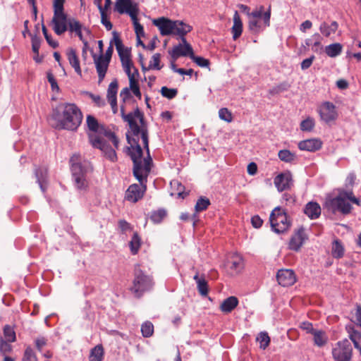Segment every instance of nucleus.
Wrapping results in <instances>:
<instances>
[{
  "mask_svg": "<svg viewBox=\"0 0 361 361\" xmlns=\"http://www.w3.org/2000/svg\"><path fill=\"white\" fill-rule=\"evenodd\" d=\"M338 196H342V198H344L346 200H348L356 204H359V200L353 195L352 190H343L340 192Z\"/></svg>",
  "mask_w": 361,
  "mask_h": 361,
  "instance_id": "obj_47",
  "label": "nucleus"
},
{
  "mask_svg": "<svg viewBox=\"0 0 361 361\" xmlns=\"http://www.w3.org/2000/svg\"><path fill=\"white\" fill-rule=\"evenodd\" d=\"M8 341H5L3 338L0 339V352L6 354L12 350V346Z\"/></svg>",
  "mask_w": 361,
  "mask_h": 361,
  "instance_id": "obj_57",
  "label": "nucleus"
},
{
  "mask_svg": "<svg viewBox=\"0 0 361 361\" xmlns=\"http://www.w3.org/2000/svg\"><path fill=\"white\" fill-rule=\"evenodd\" d=\"M257 341L259 343V348L265 350L270 343V338L267 332L262 331L258 334Z\"/></svg>",
  "mask_w": 361,
  "mask_h": 361,
  "instance_id": "obj_35",
  "label": "nucleus"
},
{
  "mask_svg": "<svg viewBox=\"0 0 361 361\" xmlns=\"http://www.w3.org/2000/svg\"><path fill=\"white\" fill-rule=\"evenodd\" d=\"M87 126L88 129L93 132L97 133L99 130V125L97 120L92 115H87L86 119Z\"/></svg>",
  "mask_w": 361,
  "mask_h": 361,
  "instance_id": "obj_41",
  "label": "nucleus"
},
{
  "mask_svg": "<svg viewBox=\"0 0 361 361\" xmlns=\"http://www.w3.org/2000/svg\"><path fill=\"white\" fill-rule=\"evenodd\" d=\"M118 226L123 233H126L132 229L130 224L123 219L118 221Z\"/></svg>",
  "mask_w": 361,
  "mask_h": 361,
  "instance_id": "obj_63",
  "label": "nucleus"
},
{
  "mask_svg": "<svg viewBox=\"0 0 361 361\" xmlns=\"http://www.w3.org/2000/svg\"><path fill=\"white\" fill-rule=\"evenodd\" d=\"M89 140L92 147L99 149L108 159L111 161H116L117 160L115 149L99 136L94 134H89Z\"/></svg>",
  "mask_w": 361,
  "mask_h": 361,
  "instance_id": "obj_9",
  "label": "nucleus"
},
{
  "mask_svg": "<svg viewBox=\"0 0 361 361\" xmlns=\"http://www.w3.org/2000/svg\"><path fill=\"white\" fill-rule=\"evenodd\" d=\"M321 118L326 123L334 121L337 117L335 106L329 102H324L319 109Z\"/></svg>",
  "mask_w": 361,
  "mask_h": 361,
  "instance_id": "obj_16",
  "label": "nucleus"
},
{
  "mask_svg": "<svg viewBox=\"0 0 361 361\" xmlns=\"http://www.w3.org/2000/svg\"><path fill=\"white\" fill-rule=\"evenodd\" d=\"M115 10L120 14H128L130 18H133L137 13L136 5L133 4L132 0H116Z\"/></svg>",
  "mask_w": 361,
  "mask_h": 361,
  "instance_id": "obj_13",
  "label": "nucleus"
},
{
  "mask_svg": "<svg viewBox=\"0 0 361 361\" xmlns=\"http://www.w3.org/2000/svg\"><path fill=\"white\" fill-rule=\"evenodd\" d=\"M82 25L79 20L74 18H69L68 22V30L71 33H74L84 43L85 46L87 45V42L83 38L82 32Z\"/></svg>",
  "mask_w": 361,
  "mask_h": 361,
  "instance_id": "obj_19",
  "label": "nucleus"
},
{
  "mask_svg": "<svg viewBox=\"0 0 361 361\" xmlns=\"http://www.w3.org/2000/svg\"><path fill=\"white\" fill-rule=\"evenodd\" d=\"M132 69H125L126 74L129 78L130 89L132 90L133 94L137 97H141V92L137 82L136 76H138V69H133V72H131Z\"/></svg>",
  "mask_w": 361,
  "mask_h": 361,
  "instance_id": "obj_20",
  "label": "nucleus"
},
{
  "mask_svg": "<svg viewBox=\"0 0 361 361\" xmlns=\"http://www.w3.org/2000/svg\"><path fill=\"white\" fill-rule=\"evenodd\" d=\"M166 211L164 209H159L156 211H152L150 214V219L154 224H159L166 216Z\"/></svg>",
  "mask_w": 361,
  "mask_h": 361,
  "instance_id": "obj_31",
  "label": "nucleus"
},
{
  "mask_svg": "<svg viewBox=\"0 0 361 361\" xmlns=\"http://www.w3.org/2000/svg\"><path fill=\"white\" fill-rule=\"evenodd\" d=\"M169 54L173 60L177 59L180 56H190L192 54V48L190 44L187 42L180 43L175 45L171 50L169 51Z\"/></svg>",
  "mask_w": 361,
  "mask_h": 361,
  "instance_id": "obj_15",
  "label": "nucleus"
},
{
  "mask_svg": "<svg viewBox=\"0 0 361 361\" xmlns=\"http://www.w3.org/2000/svg\"><path fill=\"white\" fill-rule=\"evenodd\" d=\"M161 55L159 54H154L152 56L149 64L147 68H159Z\"/></svg>",
  "mask_w": 361,
  "mask_h": 361,
  "instance_id": "obj_60",
  "label": "nucleus"
},
{
  "mask_svg": "<svg viewBox=\"0 0 361 361\" xmlns=\"http://www.w3.org/2000/svg\"><path fill=\"white\" fill-rule=\"evenodd\" d=\"M161 94L164 97L169 99H172L176 97L178 94V90L176 88H169L164 86L161 89Z\"/></svg>",
  "mask_w": 361,
  "mask_h": 361,
  "instance_id": "obj_43",
  "label": "nucleus"
},
{
  "mask_svg": "<svg viewBox=\"0 0 361 361\" xmlns=\"http://www.w3.org/2000/svg\"><path fill=\"white\" fill-rule=\"evenodd\" d=\"M101 14V23L106 27L107 30H111L112 29L113 25L112 23L107 19L106 14L105 11L100 12Z\"/></svg>",
  "mask_w": 361,
  "mask_h": 361,
  "instance_id": "obj_59",
  "label": "nucleus"
},
{
  "mask_svg": "<svg viewBox=\"0 0 361 361\" xmlns=\"http://www.w3.org/2000/svg\"><path fill=\"white\" fill-rule=\"evenodd\" d=\"M306 238L307 235L304 228H299L291 237L289 242V248L295 251L299 250Z\"/></svg>",
  "mask_w": 361,
  "mask_h": 361,
  "instance_id": "obj_17",
  "label": "nucleus"
},
{
  "mask_svg": "<svg viewBox=\"0 0 361 361\" xmlns=\"http://www.w3.org/2000/svg\"><path fill=\"white\" fill-rule=\"evenodd\" d=\"M47 80H48L49 82L50 83L51 90L53 91L59 92V87L57 84V80L54 77V74L51 72H47Z\"/></svg>",
  "mask_w": 361,
  "mask_h": 361,
  "instance_id": "obj_56",
  "label": "nucleus"
},
{
  "mask_svg": "<svg viewBox=\"0 0 361 361\" xmlns=\"http://www.w3.org/2000/svg\"><path fill=\"white\" fill-rule=\"evenodd\" d=\"M154 25L157 27L162 36L173 35L175 20L165 17H161L152 20Z\"/></svg>",
  "mask_w": 361,
  "mask_h": 361,
  "instance_id": "obj_11",
  "label": "nucleus"
},
{
  "mask_svg": "<svg viewBox=\"0 0 361 361\" xmlns=\"http://www.w3.org/2000/svg\"><path fill=\"white\" fill-rule=\"evenodd\" d=\"M197 287L199 293L202 296H206L208 294V284L204 277L201 279V281H198L197 283Z\"/></svg>",
  "mask_w": 361,
  "mask_h": 361,
  "instance_id": "obj_49",
  "label": "nucleus"
},
{
  "mask_svg": "<svg viewBox=\"0 0 361 361\" xmlns=\"http://www.w3.org/2000/svg\"><path fill=\"white\" fill-rule=\"evenodd\" d=\"M300 328L305 331H306L307 333L312 334L316 329L313 328L312 324L309 322H303L300 324Z\"/></svg>",
  "mask_w": 361,
  "mask_h": 361,
  "instance_id": "obj_62",
  "label": "nucleus"
},
{
  "mask_svg": "<svg viewBox=\"0 0 361 361\" xmlns=\"http://www.w3.org/2000/svg\"><path fill=\"white\" fill-rule=\"evenodd\" d=\"M251 223L253 227L259 228L262 226L263 221L258 215H255L251 218Z\"/></svg>",
  "mask_w": 361,
  "mask_h": 361,
  "instance_id": "obj_64",
  "label": "nucleus"
},
{
  "mask_svg": "<svg viewBox=\"0 0 361 361\" xmlns=\"http://www.w3.org/2000/svg\"><path fill=\"white\" fill-rule=\"evenodd\" d=\"M335 361H350L352 357V346L347 338L338 341L332 350Z\"/></svg>",
  "mask_w": 361,
  "mask_h": 361,
  "instance_id": "obj_8",
  "label": "nucleus"
},
{
  "mask_svg": "<svg viewBox=\"0 0 361 361\" xmlns=\"http://www.w3.org/2000/svg\"><path fill=\"white\" fill-rule=\"evenodd\" d=\"M279 158L284 162L286 163H291L293 162L296 156L294 153H292L288 149H281L278 153Z\"/></svg>",
  "mask_w": 361,
  "mask_h": 361,
  "instance_id": "obj_33",
  "label": "nucleus"
},
{
  "mask_svg": "<svg viewBox=\"0 0 361 361\" xmlns=\"http://www.w3.org/2000/svg\"><path fill=\"white\" fill-rule=\"evenodd\" d=\"M141 332L144 337L149 338L154 333V326L150 322H145L141 326Z\"/></svg>",
  "mask_w": 361,
  "mask_h": 361,
  "instance_id": "obj_40",
  "label": "nucleus"
},
{
  "mask_svg": "<svg viewBox=\"0 0 361 361\" xmlns=\"http://www.w3.org/2000/svg\"><path fill=\"white\" fill-rule=\"evenodd\" d=\"M190 59L196 63L197 66L200 67H208L209 66V61L208 59H204L202 56H196L194 53L190 54Z\"/></svg>",
  "mask_w": 361,
  "mask_h": 361,
  "instance_id": "obj_44",
  "label": "nucleus"
},
{
  "mask_svg": "<svg viewBox=\"0 0 361 361\" xmlns=\"http://www.w3.org/2000/svg\"><path fill=\"white\" fill-rule=\"evenodd\" d=\"M80 154H73L70 159L71 173L74 185L80 192H85L88 189V181L86 178L87 167L80 162Z\"/></svg>",
  "mask_w": 361,
  "mask_h": 361,
  "instance_id": "obj_3",
  "label": "nucleus"
},
{
  "mask_svg": "<svg viewBox=\"0 0 361 361\" xmlns=\"http://www.w3.org/2000/svg\"><path fill=\"white\" fill-rule=\"evenodd\" d=\"M305 44L307 46L310 47L314 52H321L323 49L321 42H312V39H306Z\"/></svg>",
  "mask_w": 361,
  "mask_h": 361,
  "instance_id": "obj_54",
  "label": "nucleus"
},
{
  "mask_svg": "<svg viewBox=\"0 0 361 361\" xmlns=\"http://www.w3.org/2000/svg\"><path fill=\"white\" fill-rule=\"evenodd\" d=\"M322 142L319 139H309L300 141L298 148L302 151L315 152L322 147Z\"/></svg>",
  "mask_w": 361,
  "mask_h": 361,
  "instance_id": "obj_21",
  "label": "nucleus"
},
{
  "mask_svg": "<svg viewBox=\"0 0 361 361\" xmlns=\"http://www.w3.org/2000/svg\"><path fill=\"white\" fill-rule=\"evenodd\" d=\"M84 94L91 98L98 107H102L106 104L104 99H103L99 95L94 94L90 92H85Z\"/></svg>",
  "mask_w": 361,
  "mask_h": 361,
  "instance_id": "obj_51",
  "label": "nucleus"
},
{
  "mask_svg": "<svg viewBox=\"0 0 361 361\" xmlns=\"http://www.w3.org/2000/svg\"><path fill=\"white\" fill-rule=\"evenodd\" d=\"M345 249L341 243L338 239H336L332 243L331 246V255L334 258L340 259L344 255Z\"/></svg>",
  "mask_w": 361,
  "mask_h": 361,
  "instance_id": "obj_27",
  "label": "nucleus"
},
{
  "mask_svg": "<svg viewBox=\"0 0 361 361\" xmlns=\"http://www.w3.org/2000/svg\"><path fill=\"white\" fill-rule=\"evenodd\" d=\"M96 68H108L110 61H106L105 55L101 54L98 57L94 56Z\"/></svg>",
  "mask_w": 361,
  "mask_h": 361,
  "instance_id": "obj_46",
  "label": "nucleus"
},
{
  "mask_svg": "<svg viewBox=\"0 0 361 361\" xmlns=\"http://www.w3.org/2000/svg\"><path fill=\"white\" fill-rule=\"evenodd\" d=\"M4 340L8 342H14L16 339V332L14 329L9 325L4 327Z\"/></svg>",
  "mask_w": 361,
  "mask_h": 361,
  "instance_id": "obj_36",
  "label": "nucleus"
},
{
  "mask_svg": "<svg viewBox=\"0 0 361 361\" xmlns=\"http://www.w3.org/2000/svg\"><path fill=\"white\" fill-rule=\"evenodd\" d=\"M238 298L235 296H230L221 302L220 310L224 313H230L238 306Z\"/></svg>",
  "mask_w": 361,
  "mask_h": 361,
  "instance_id": "obj_24",
  "label": "nucleus"
},
{
  "mask_svg": "<svg viewBox=\"0 0 361 361\" xmlns=\"http://www.w3.org/2000/svg\"><path fill=\"white\" fill-rule=\"evenodd\" d=\"M121 114L123 120L129 126V130L126 133V140L130 145L128 154L133 163V175L140 183V185L135 183L128 187L125 198L135 203L144 195L147 178L152 164L149 148V130L144 114L138 107L126 114L121 106Z\"/></svg>",
  "mask_w": 361,
  "mask_h": 361,
  "instance_id": "obj_1",
  "label": "nucleus"
},
{
  "mask_svg": "<svg viewBox=\"0 0 361 361\" xmlns=\"http://www.w3.org/2000/svg\"><path fill=\"white\" fill-rule=\"evenodd\" d=\"M82 118V113L75 104L63 102L52 109L51 124L58 130L75 131L80 126Z\"/></svg>",
  "mask_w": 361,
  "mask_h": 361,
  "instance_id": "obj_2",
  "label": "nucleus"
},
{
  "mask_svg": "<svg viewBox=\"0 0 361 361\" xmlns=\"http://www.w3.org/2000/svg\"><path fill=\"white\" fill-rule=\"evenodd\" d=\"M249 29L255 33L259 32L262 30L259 22L256 19H250L249 21Z\"/></svg>",
  "mask_w": 361,
  "mask_h": 361,
  "instance_id": "obj_58",
  "label": "nucleus"
},
{
  "mask_svg": "<svg viewBox=\"0 0 361 361\" xmlns=\"http://www.w3.org/2000/svg\"><path fill=\"white\" fill-rule=\"evenodd\" d=\"M66 56L72 68H80L79 59L74 49H68L66 52Z\"/></svg>",
  "mask_w": 361,
  "mask_h": 361,
  "instance_id": "obj_32",
  "label": "nucleus"
},
{
  "mask_svg": "<svg viewBox=\"0 0 361 361\" xmlns=\"http://www.w3.org/2000/svg\"><path fill=\"white\" fill-rule=\"evenodd\" d=\"M129 244L131 252L133 255L137 254L140 247V238L139 237L137 233H134Z\"/></svg>",
  "mask_w": 361,
  "mask_h": 361,
  "instance_id": "obj_37",
  "label": "nucleus"
},
{
  "mask_svg": "<svg viewBox=\"0 0 361 361\" xmlns=\"http://www.w3.org/2000/svg\"><path fill=\"white\" fill-rule=\"evenodd\" d=\"M312 335L314 336V342L316 345L322 347L326 343L327 338L324 331L316 330Z\"/></svg>",
  "mask_w": 361,
  "mask_h": 361,
  "instance_id": "obj_34",
  "label": "nucleus"
},
{
  "mask_svg": "<svg viewBox=\"0 0 361 361\" xmlns=\"http://www.w3.org/2000/svg\"><path fill=\"white\" fill-rule=\"evenodd\" d=\"M210 204L209 200L206 197H200L195 204V209L197 212L206 210Z\"/></svg>",
  "mask_w": 361,
  "mask_h": 361,
  "instance_id": "obj_38",
  "label": "nucleus"
},
{
  "mask_svg": "<svg viewBox=\"0 0 361 361\" xmlns=\"http://www.w3.org/2000/svg\"><path fill=\"white\" fill-rule=\"evenodd\" d=\"M117 91L118 82L116 80L112 81L107 90V99L109 103H113L114 105L116 104V101H117Z\"/></svg>",
  "mask_w": 361,
  "mask_h": 361,
  "instance_id": "obj_28",
  "label": "nucleus"
},
{
  "mask_svg": "<svg viewBox=\"0 0 361 361\" xmlns=\"http://www.w3.org/2000/svg\"><path fill=\"white\" fill-rule=\"evenodd\" d=\"M269 221L272 230L276 233H282L290 227L286 213L280 207H276L271 213Z\"/></svg>",
  "mask_w": 361,
  "mask_h": 361,
  "instance_id": "obj_6",
  "label": "nucleus"
},
{
  "mask_svg": "<svg viewBox=\"0 0 361 361\" xmlns=\"http://www.w3.org/2000/svg\"><path fill=\"white\" fill-rule=\"evenodd\" d=\"M35 175L41 190L44 192L47 188V169L37 168L35 170Z\"/></svg>",
  "mask_w": 361,
  "mask_h": 361,
  "instance_id": "obj_23",
  "label": "nucleus"
},
{
  "mask_svg": "<svg viewBox=\"0 0 361 361\" xmlns=\"http://www.w3.org/2000/svg\"><path fill=\"white\" fill-rule=\"evenodd\" d=\"M274 185L279 192L290 188L293 185L292 174L289 171L281 173L274 180Z\"/></svg>",
  "mask_w": 361,
  "mask_h": 361,
  "instance_id": "obj_12",
  "label": "nucleus"
},
{
  "mask_svg": "<svg viewBox=\"0 0 361 361\" xmlns=\"http://www.w3.org/2000/svg\"><path fill=\"white\" fill-rule=\"evenodd\" d=\"M350 338L355 348L358 349L361 346V333L353 331L350 334Z\"/></svg>",
  "mask_w": 361,
  "mask_h": 361,
  "instance_id": "obj_55",
  "label": "nucleus"
},
{
  "mask_svg": "<svg viewBox=\"0 0 361 361\" xmlns=\"http://www.w3.org/2000/svg\"><path fill=\"white\" fill-rule=\"evenodd\" d=\"M219 118L226 122H231L233 117L231 113L226 108H221L219 111Z\"/></svg>",
  "mask_w": 361,
  "mask_h": 361,
  "instance_id": "obj_53",
  "label": "nucleus"
},
{
  "mask_svg": "<svg viewBox=\"0 0 361 361\" xmlns=\"http://www.w3.org/2000/svg\"><path fill=\"white\" fill-rule=\"evenodd\" d=\"M304 213L310 219H316L319 218L321 214L320 205L316 202H310L305 205Z\"/></svg>",
  "mask_w": 361,
  "mask_h": 361,
  "instance_id": "obj_22",
  "label": "nucleus"
},
{
  "mask_svg": "<svg viewBox=\"0 0 361 361\" xmlns=\"http://www.w3.org/2000/svg\"><path fill=\"white\" fill-rule=\"evenodd\" d=\"M114 45L118 51L123 68H134L131 60V48L125 47L116 31L113 32Z\"/></svg>",
  "mask_w": 361,
  "mask_h": 361,
  "instance_id": "obj_7",
  "label": "nucleus"
},
{
  "mask_svg": "<svg viewBox=\"0 0 361 361\" xmlns=\"http://www.w3.org/2000/svg\"><path fill=\"white\" fill-rule=\"evenodd\" d=\"M325 206L329 211L334 214L339 212L343 214H348L352 209L351 204L346 200L342 198V196H336L326 200Z\"/></svg>",
  "mask_w": 361,
  "mask_h": 361,
  "instance_id": "obj_10",
  "label": "nucleus"
},
{
  "mask_svg": "<svg viewBox=\"0 0 361 361\" xmlns=\"http://www.w3.org/2000/svg\"><path fill=\"white\" fill-rule=\"evenodd\" d=\"M174 72L178 73L180 75L185 76H189L190 78H192V76L195 77V79L197 80L198 78V72H194V69H173Z\"/></svg>",
  "mask_w": 361,
  "mask_h": 361,
  "instance_id": "obj_52",
  "label": "nucleus"
},
{
  "mask_svg": "<svg viewBox=\"0 0 361 361\" xmlns=\"http://www.w3.org/2000/svg\"><path fill=\"white\" fill-rule=\"evenodd\" d=\"M134 280L130 290L136 297H140L144 292L152 289L154 283L150 276L145 274L139 268L135 269Z\"/></svg>",
  "mask_w": 361,
  "mask_h": 361,
  "instance_id": "obj_5",
  "label": "nucleus"
},
{
  "mask_svg": "<svg viewBox=\"0 0 361 361\" xmlns=\"http://www.w3.org/2000/svg\"><path fill=\"white\" fill-rule=\"evenodd\" d=\"M290 87V85L289 83H288L287 82H283L279 84V85L275 86V87H272L271 89H270L269 90V94L272 96L279 94L284 91L288 90Z\"/></svg>",
  "mask_w": 361,
  "mask_h": 361,
  "instance_id": "obj_39",
  "label": "nucleus"
},
{
  "mask_svg": "<svg viewBox=\"0 0 361 361\" xmlns=\"http://www.w3.org/2000/svg\"><path fill=\"white\" fill-rule=\"evenodd\" d=\"M314 126V120L312 118H307L303 120L300 123V129L302 131H311Z\"/></svg>",
  "mask_w": 361,
  "mask_h": 361,
  "instance_id": "obj_48",
  "label": "nucleus"
},
{
  "mask_svg": "<svg viewBox=\"0 0 361 361\" xmlns=\"http://www.w3.org/2000/svg\"><path fill=\"white\" fill-rule=\"evenodd\" d=\"M276 279L279 285L286 287L293 285L296 281V276L292 269H282L278 271Z\"/></svg>",
  "mask_w": 361,
  "mask_h": 361,
  "instance_id": "obj_14",
  "label": "nucleus"
},
{
  "mask_svg": "<svg viewBox=\"0 0 361 361\" xmlns=\"http://www.w3.org/2000/svg\"><path fill=\"white\" fill-rule=\"evenodd\" d=\"M104 359V348L102 345L94 347L90 355V361H102Z\"/></svg>",
  "mask_w": 361,
  "mask_h": 361,
  "instance_id": "obj_29",
  "label": "nucleus"
},
{
  "mask_svg": "<svg viewBox=\"0 0 361 361\" xmlns=\"http://www.w3.org/2000/svg\"><path fill=\"white\" fill-rule=\"evenodd\" d=\"M171 185L173 188H176L177 195L179 197L185 198L188 192H185V186L178 180H173L171 182Z\"/></svg>",
  "mask_w": 361,
  "mask_h": 361,
  "instance_id": "obj_42",
  "label": "nucleus"
},
{
  "mask_svg": "<svg viewBox=\"0 0 361 361\" xmlns=\"http://www.w3.org/2000/svg\"><path fill=\"white\" fill-rule=\"evenodd\" d=\"M32 48L33 52L38 54L40 47V39L35 35L32 37Z\"/></svg>",
  "mask_w": 361,
  "mask_h": 361,
  "instance_id": "obj_61",
  "label": "nucleus"
},
{
  "mask_svg": "<svg viewBox=\"0 0 361 361\" xmlns=\"http://www.w3.org/2000/svg\"><path fill=\"white\" fill-rule=\"evenodd\" d=\"M133 20V23L134 25L135 32L136 34V37H144L145 31L143 26L138 22L137 14L134 16L133 18H131Z\"/></svg>",
  "mask_w": 361,
  "mask_h": 361,
  "instance_id": "obj_45",
  "label": "nucleus"
},
{
  "mask_svg": "<svg viewBox=\"0 0 361 361\" xmlns=\"http://www.w3.org/2000/svg\"><path fill=\"white\" fill-rule=\"evenodd\" d=\"M22 361H37V356L30 347L25 349Z\"/></svg>",
  "mask_w": 361,
  "mask_h": 361,
  "instance_id": "obj_50",
  "label": "nucleus"
},
{
  "mask_svg": "<svg viewBox=\"0 0 361 361\" xmlns=\"http://www.w3.org/2000/svg\"><path fill=\"white\" fill-rule=\"evenodd\" d=\"M338 28V23L336 21H332L331 24L326 22H322L319 26L320 32L326 37L335 34Z\"/></svg>",
  "mask_w": 361,
  "mask_h": 361,
  "instance_id": "obj_25",
  "label": "nucleus"
},
{
  "mask_svg": "<svg viewBox=\"0 0 361 361\" xmlns=\"http://www.w3.org/2000/svg\"><path fill=\"white\" fill-rule=\"evenodd\" d=\"M243 32V23L237 11L233 15V25L232 27V34L233 39H238Z\"/></svg>",
  "mask_w": 361,
  "mask_h": 361,
  "instance_id": "obj_26",
  "label": "nucleus"
},
{
  "mask_svg": "<svg viewBox=\"0 0 361 361\" xmlns=\"http://www.w3.org/2000/svg\"><path fill=\"white\" fill-rule=\"evenodd\" d=\"M192 30V27L184 23L182 20H175L174 30L173 35H177L180 37L182 42H185V35L190 32Z\"/></svg>",
  "mask_w": 361,
  "mask_h": 361,
  "instance_id": "obj_18",
  "label": "nucleus"
},
{
  "mask_svg": "<svg viewBox=\"0 0 361 361\" xmlns=\"http://www.w3.org/2000/svg\"><path fill=\"white\" fill-rule=\"evenodd\" d=\"M66 0H54V16L51 20L52 29L57 35H61L68 30V18L64 12Z\"/></svg>",
  "mask_w": 361,
  "mask_h": 361,
  "instance_id": "obj_4",
  "label": "nucleus"
},
{
  "mask_svg": "<svg viewBox=\"0 0 361 361\" xmlns=\"http://www.w3.org/2000/svg\"><path fill=\"white\" fill-rule=\"evenodd\" d=\"M342 48L340 43H334L325 47V52L330 57H336L341 53Z\"/></svg>",
  "mask_w": 361,
  "mask_h": 361,
  "instance_id": "obj_30",
  "label": "nucleus"
}]
</instances>
